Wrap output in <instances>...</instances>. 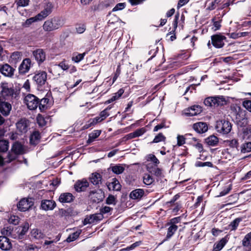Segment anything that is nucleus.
Wrapping results in <instances>:
<instances>
[{
    "mask_svg": "<svg viewBox=\"0 0 251 251\" xmlns=\"http://www.w3.org/2000/svg\"><path fill=\"white\" fill-rule=\"evenodd\" d=\"M63 25V21L61 18L54 17L44 22L43 28L46 31H51L59 28Z\"/></svg>",
    "mask_w": 251,
    "mask_h": 251,
    "instance_id": "nucleus-1",
    "label": "nucleus"
},
{
    "mask_svg": "<svg viewBox=\"0 0 251 251\" xmlns=\"http://www.w3.org/2000/svg\"><path fill=\"white\" fill-rule=\"evenodd\" d=\"M1 88V94L3 97L5 99H12L16 98L17 94L15 92L14 89L10 86L7 82H1L0 84Z\"/></svg>",
    "mask_w": 251,
    "mask_h": 251,
    "instance_id": "nucleus-2",
    "label": "nucleus"
},
{
    "mask_svg": "<svg viewBox=\"0 0 251 251\" xmlns=\"http://www.w3.org/2000/svg\"><path fill=\"white\" fill-rule=\"evenodd\" d=\"M204 104L210 107H217L224 105L226 103V100L223 96L211 97L204 100Z\"/></svg>",
    "mask_w": 251,
    "mask_h": 251,
    "instance_id": "nucleus-3",
    "label": "nucleus"
},
{
    "mask_svg": "<svg viewBox=\"0 0 251 251\" xmlns=\"http://www.w3.org/2000/svg\"><path fill=\"white\" fill-rule=\"evenodd\" d=\"M231 127L230 123L225 120L217 121L215 126L217 132L224 134H226L230 132Z\"/></svg>",
    "mask_w": 251,
    "mask_h": 251,
    "instance_id": "nucleus-4",
    "label": "nucleus"
},
{
    "mask_svg": "<svg viewBox=\"0 0 251 251\" xmlns=\"http://www.w3.org/2000/svg\"><path fill=\"white\" fill-rule=\"evenodd\" d=\"M25 102L29 109L34 110L38 106L39 99L33 95L28 94L25 98Z\"/></svg>",
    "mask_w": 251,
    "mask_h": 251,
    "instance_id": "nucleus-5",
    "label": "nucleus"
},
{
    "mask_svg": "<svg viewBox=\"0 0 251 251\" xmlns=\"http://www.w3.org/2000/svg\"><path fill=\"white\" fill-rule=\"evenodd\" d=\"M245 111H243L239 108V110L236 115V120L238 126L244 127L248 123V119L245 116Z\"/></svg>",
    "mask_w": 251,
    "mask_h": 251,
    "instance_id": "nucleus-6",
    "label": "nucleus"
},
{
    "mask_svg": "<svg viewBox=\"0 0 251 251\" xmlns=\"http://www.w3.org/2000/svg\"><path fill=\"white\" fill-rule=\"evenodd\" d=\"M53 7L54 5L51 2H47L45 5L44 9L37 14V19H39V21L42 20L49 15L51 13Z\"/></svg>",
    "mask_w": 251,
    "mask_h": 251,
    "instance_id": "nucleus-7",
    "label": "nucleus"
},
{
    "mask_svg": "<svg viewBox=\"0 0 251 251\" xmlns=\"http://www.w3.org/2000/svg\"><path fill=\"white\" fill-rule=\"evenodd\" d=\"M47 73L45 71H40L35 74L33 77V80L39 86L44 85L47 81Z\"/></svg>",
    "mask_w": 251,
    "mask_h": 251,
    "instance_id": "nucleus-8",
    "label": "nucleus"
},
{
    "mask_svg": "<svg viewBox=\"0 0 251 251\" xmlns=\"http://www.w3.org/2000/svg\"><path fill=\"white\" fill-rule=\"evenodd\" d=\"M226 39V37L220 34H215L211 36L212 44L217 48H221L224 45V41Z\"/></svg>",
    "mask_w": 251,
    "mask_h": 251,
    "instance_id": "nucleus-9",
    "label": "nucleus"
},
{
    "mask_svg": "<svg viewBox=\"0 0 251 251\" xmlns=\"http://www.w3.org/2000/svg\"><path fill=\"white\" fill-rule=\"evenodd\" d=\"M33 205V202L31 199H24L19 201L17 207L20 211H25L28 210Z\"/></svg>",
    "mask_w": 251,
    "mask_h": 251,
    "instance_id": "nucleus-10",
    "label": "nucleus"
},
{
    "mask_svg": "<svg viewBox=\"0 0 251 251\" xmlns=\"http://www.w3.org/2000/svg\"><path fill=\"white\" fill-rule=\"evenodd\" d=\"M15 69L8 64L2 65L0 67V73L5 76L11 77L14 75Z\"/></svg>",
    "mask_w": 251,
    "mask_h": 251,
    "instance_id": "nucleus-11",
    "label": "nucleus"
},
{
    "mask_svg": "<svg viewBox=\"0 0 251 251\" xmlns=\"http://www.w3.org/2000/svg\"><path fill=\"white\" fill-rule=\"evenodd\" d=\"M30 67V59L29 58H25L24 59L19 67V73L21 74H25L29 70Z\"/></svg>",
    "mask_w": 251,
    "mask_h": 251,
    "instance_id": "nucleus-12",
    "label": "nucleus"
},
{
    "mask_svg": "<svg viewBox=\"0 0 251 251\" xmlns=\"http://www.w3.org/2000/svg\"><path fill=\"white\" fill-rule=\"evenodd\" d=\"M12 248V244L9 239L5 236H0V248L4 251L9 250Z\"/></svg>",
    "mask_w": 251,
    "mask_h": 251,
    "instance_id": "nucleus-13",
    "label": "nucleus"
},
{
    "mask_svg": "<svg viewBox=\"0 0 251 251\" xmlns=\"http://www.w3.org/2000/svg\"><path fill=\"white\" fill-rule=\"evenodd\" d=\"M11 110V105L6 101H2L0 99V112L4 116H7L9 114Z\"/></svg>",
    "mask_w": 251,
    "mask_h": 251,
    "instance_id": "nucleus-14",
    "label": "nucleus"
},
{
    "mask_svg": "<svg viewBox=\"0 0 251 251\" xmlns=\"http://www.w3.org/2000/svg\"><path fill=\"white\" fill-rule=\"evenodd\" d=\"M56 206V202L53 200H44L41 202V207L46 211L52 210Z\"/></svg>",
    "mask_w": 251,
    "mask_h": 251,
    "instance_id": "nucleus-15",
    "label": "nucleus"
},
{
    "mask_svg": "<svg viewBox=\"0 0 251 251\" xmlns=\"http://www.w3.org/2000/svg\"><path fill=\"white\" fill-rule=\"evenodd\" d=\"M89 197L95 202H99L101 201L103 198V194L101 190L98 191H91L89 194Z\"/></svg>",
    "mask_w": 251,
    "mask_h": 251,
    "instance_id": "nucleus-16",
    "label": "nucleus"
},
{
    "mask_svg": "<svg viewBox=\"0 0 251 251\" xmlns=\"http://www.w3.org/2000/svg\"><path fill=\"white\" fill-rule=\"evenodd\" d=\"M89 183L86 180L77 181L74 185V188L77 192L85 191L88 187Z\"/></svg>",
    "mask_w": 251,
    "mask_h": 251,
    "instance_id": "nucleus-17",
    "label": "nucleus"
},
{
    "mask_svg": "<svg viewBox=\"0 0 251 251\" xmlns=\"http://www.w3.org/2000/svg\"><path fill=\"white\" fill-rule=\"evenodd\" d=\"M33 55L39 63H42L46 59V54L42 49H38L33 52Z\"/></svg>",
    "mask_w": 251,
    "mask_h": 251,
    "instance_id": "nucleus-18",
    "label": "nucleus"
},
{
    "mask_svg": "<svg viewBox=\"0 0 251 251\" xmlns=\"http://www.w3.org/2000/svg\"><path fill=\"white\" fill-rule=\"evenodd\" d=\"M17 129L21 133H25L27 131L28 121L25 119H22L16 124Z\"/></svg>",
    "mask_w": 251,
    "mask_h": 251,
    "instance_id": "nucleus-19",
    "label": "nucleus"
},
{
    "mask_svg": "<svg viewBox=\"0 0 251 251\" xmlns=\"http://www.w3.org/2000/svg\"><path fill=\"white\" fill-rule=\"evenodd\" d=\"M202 111L201 107L199 105H193L186 110V115L193 116L199 114Z\"/></svg>",
    "mask_w": 251,
    "mask_h": 251,
    "instance_id": "nucleus-20",
    "label": "nucleus"
},
{
    "mask_svg": "<svg viewBox=\"0 0 251 251\" xmlns=\"http://www.w3.org/2000/svg\"><path fill=\"white\" fill-rule=\"evenodd\" d=\"M193 128L197 132L202 133L207 131L208 126L206 123L199 122L193 125Z\"/></svg>",
    "mask_w": 251,
    "mask_h": 251,
    "instance_id": "nucleus-21",
    "label": "nucleus"
},
{
    "mask_svg": "<svg viewBox=\"0 0 251 251\" xmlns=\"http://www.w3.org/2000/svg\"><path fill=\"white\" fill-rule=\"evenodd\" d=\"M107 187L109 190L112 189L114 191H120L121 189V185L116 178L112 179V182L108 184Z\"/></svg>",
    "mask_w": 251,
    "mask_h": 251,
    "instance_id": "nucleus-22",
    "label": "nucleus"
},
{
    "mask_svg": "<svg viewBox=\"0 0 251 251\" xmlns=\"http://www.w3.org/2000/svg\"><path fill=\"white\" fill-rule=\"evenodd\" d=\"M74 196L71 193H65L61 194L59 198L61 202H70L73 200Z\"/></svg>",
    "mask_w": 251,
    "mask_h": 251,
    "instance_id": "nucleus-23",
    "label": "nucleus"
},
{
    "mask_svg": "<svg viewBox=\"0 0 251 251\" xmlns=\"http://www.w3.org/2000/svg\"><path fill=\"white\" fill-rule=\"evenodd\" d=\"M29 228V224L28 223H25L22 226L19 228L17 231L18 233V238L22 239L24 235L27 232Z\"/></svg>",
    "mask_w": 251,
    "mask_h": 251,
    "instance_id": "nucleus-24",
    "label": "nucleus"
},
{
    "mask_svg": "<svg viewBox=\"0 0 251 251\" xmlns=\"http://www.w3.org/2000/svg\"><path fill=\"white\" fill-rule=\"evenodd\" d=\"M60 69L63 71L67 70L69 69V66L63 61L60 62L58 65H54L53 68V71L54 72L53 75H59L60 74H57V72Z\"/></svg>",
    "mask_w": 251,
    "mask_h": 251,
    "instance_id": "nucleus-25",
    "label": "nucleus"
},
{
    "mask_svg": "<svg viewBox=\"0 0 251 251\" xmlns=\"http://www.w3.org/2000/svg\"><path fill=\"white\" fill-rule=\"evenodd\" d=\"M144 194V191L142 189H137L132 191L130 194V197L132 199H141Z\"/></svg>",
    "mask_w": 251,
    "mask_h": 251,
    "instance_id": "nucleus-26",
    "label": "nucleus"
},
{
    "mask_svg": "<svg viewBox=\"0 0 251 251\" xmlns=\"http://www.w3.org/2000/svg\"><path fill=\"white\" fill-rule=\"evenodd\" d=\"M170 226L167 230V233L165 240H167L170 239L176 232L178 228V226L175 224H170Z\"/></svg>",
    "mask_w": 251,
    "mask_h": 251,
    "instance_id": "nucleus-27",
    "label": "nucleus"
},
{
    "mask_svg": "<svg viewBox=\"0 0 251 251\" xmlns=\"http://www.w3.org/2000/svg\"><path fill=\"white\" fill-rule=\"evenodd\" d=\"M112 171L117 175L122 174L125 171V167L122 164H116L111 166L110 168Z\"/></svg>",
    "mask_w": 251,
    "mask_h": 251,
    "instance_id": "nucleus-28",
    "label": "nucleus"
},
{
    "mask_svg": "<svg viewBox=\"0 0 251 251\" xmlns=\"http://www.w3.org/2000/svg\"><path fill=\"white\" fill-rule=\"evenodd\" d=\"M91 182L95 185H99L101 180V175L98 173H95L92 174L90 178Z\"/></svg>",
    "mask_w": 251,
    "mask_h": 251,
    "instance_id": "nucleus-29",
    "label": "nucleus"
},
{
    "mask_svg": "<svg viewBox=\"0 0 251 251\" xmlns=\"http://www.w3.org/2000/svg\"><path fill=\"white\" fill-rule=\"evenodd\" d=\"M226 242V239L225 238H222L220 241L214 244V251H220L224 247Z\"/></svg>",
    "mask_w": 251,
    "mask_h": 251,
    "instance_id": "nucleus-30",
    "label": "nucleus"
},
{
    "mask_svg": "<svg viewBox=\"0 0 251 251\" xmlns=\"http://www.w3.org/2000/svg\"><path fill=\"white\" fill-rule=\"evenodd\" d=\"M22 58V53L20 51H15L12 53L10 56L11 60L14 63H16L20 61Z\"/></svg>",
    "mask_w": 251,
    "mask_h": 251,
    "instance_id": "nucleus-31",
    "label": "nucleus"
},
{
    "mask_svg": "<svg viewBox=\"0 0 251 251\" xmlns=\"http://www.w3.org/2000/svg\"><path fill=\"white\" fill-rule=\"evenodd\" d=\"M218 138L214 136L211 135L205 139L206 143L209 146H214L218 143Z\"/></svg>",
    "mask_w": 251,
    "mask_h": 251,
    "instance_id": "nucleus-32",
    "label": "nucleus"
},
{
    "mask_svg": "<svg viewBox=\"0 0 251 251\" xmlns=\"http://www.w3.org/2000/svg\"><path fill=\"white\" fill-rule=\"evenodd\" d=\"M124 90L123 89H120L117 93H115L114 95L106 101V103H110L115 100L118 99L124 93Z\"/></svg>",
    "mask_w": 251,
    "mask_h": 251,
    "instance_id": "nucleus-33",
    "label": "nucleus"
},
{
    "mask_svg": "<svg viewBox=\"0 0 251 251\" xmlns=\"http://www.w3.org/2000/svg\"><path fill=\"white\" fill-rule=\"evenodd\" d=\"M101 133V131L99 130H94L93 132L89 134V138L87 140V143L89 144L93 142L96 138L98 137Z\"/></svg>",
    "mask_w": 251,
    "mask_h": 251,
    "instance_id": "nucleus-34",
    "label": "nucleus"
},
{
    "mask_svg": "<svg viewBox=\"0 0 251 251\" xmlns=\"http://www.w3.org/2000/svg\"><path fill=\"white\" fill-rule=\"evenodd\" d=\"M241 132L243 138H248L251 135V125L242 129Z\"/></svg>",
    "mask_w": 251,
    "mask_h": 251,
    "instance_id": "nucleus-35",
    "label": "nucleus"
},
{
    "mask_svg": "<svg viewBox=\"0 0 251 251\" xmlns=\"http://www.w3.org/2000/svg\"><path fill=\"white\" fill-rule=\"evenodd\" d=\"M31 235L37 239L43 238L44 237V234L38 229H33L31 231Z\"/></svg>",
    "mask_w": 251,
    "mask_h": 251,
    "instance_id": "nucleus-36",
    "label": "nucleus"
},
{
    "mask_svg": "<svg viewBox=\"0 0 251 251\" xmlns=\"http://www.w3.org/2000/svg\"><path fill=\"white\" fill-rule=\"evenodd\" d=\"M12 150L16 154H21L23 151V148L21 144L15 143L12 147Z\"/></svg>",
    "mask_w": 251,
    "mask_h": 251,
    "instance_id": "nucleus-37",
    "label": "nucleus"
},
{
    "mask_svg": "<svg viewBox=\"0 0 251 251\" xmlns=\"http://www.w3.org/2000/svg\"><path fill=\"white\" fill-rule=\"evenodd\" d=\"M154 181V179L152 176L148 174H145L143 177V182L144 184L147 185L151 184Z\"/></svg>",
    "mask_w": 251,
    "mask_h": 251,
    "instance_id": "nucleus-38",
    "label": "nucleus"
},
{
    "mask_svg": "<svg viewBox=\"0 0 251 251\" xmlns=\"http://www.w3.org/2000/svg\"><path fill=\"white\" fill-rule=\"evenodd\" d=\"M241 151L242 153H246L251 151V142L243 144L241 148Z\"/></svg>",
    "mask_w": 251,
    "mask_h": 251,
    "instance_id": "nucleus-39",
    "label": "nucleus"
},
{
    "mask_svg": "<svg viewBox=\"0 0 251 251\" xmlns=\"http://www.w3.org/2000/svg\"><path fill=\"white\" fill-rule=\"evenodd\" d=\"M8 149V142L6 140H0V151L5 152Z\"/></svg>",
    "mask_w": 251,
    "mask_h": 251,
    "instance_id": "nucleus-40",
    "label": "nucleus"
},
{
    "mask_svg": "<svg viewBox=\"0 0 251 251\" xmlns=\"http://www.w3.org/2000/svg\"><path fill=\"white\" fill-rule=\"evenodd\" d=\"M242 245L245 247H251V237L247 234L242 240Z\"/></svg>",
    "mask_w": 251,
    "mask_h": 251,
    "instance_id": "nucleus-41",
    "label": "nucleus"
},
{
    "mask_svg": "<svg viewBox=\"0 0 251 251\" xmlns=\"http://www.w3.org/2000/svg\"><path fill=\"white\" fill-rule=\"evenodd\" d=\"M37 21H39V19H37V15L34 17H31L29 19H27L25 22L23 24V25L25 27L29 26L32 23L35 22Z\"/></svg>",
    "mask_w": 251,
    "mask_h": 251,
    "instance_id": "nucleus-42",
    "label": "nucleus"
},
{
    "mask_svg": "<svg viewBox=\"0 0 251 251\" xmlns=\"http://www.w3.org/2000/svg\"><path fill=\"white\" fill-rule=\"evenodd\" d=\"M241 221V220L239 218L235 219L229 225V228L231 230H235L238 226Z\"/></svg>",
    "mask_w": 251,
    "mask_h": 251,
    "instance_id": "nucleus-43",
    "label": "nucleus"
},
{
    "mask_svg": "<svg viewBox=\"0 0 251 251\" xmlns=\"http://www.w3.org/2000/svg\"><path fill=\"white\" fill-rule=\"evenodd\" d=\"M40 134L38 132H34L30 136V141L31 144H36V141L39 139Z\"/></svg>",
    "mask_w": 251,
    "mask_h": 251,
    "instance_id": "nucleus-44",
    "label": "nucleus"
},
{
    "mask_svg": "<svg viewBox=\"0 0 251 251\" xmlns=\"http://www.w3.org/2000/svg\"><path fill=\"white\" fill-rule=\"evenodd\" d=\"M147 160L148 161H151L153 163H154L155 166H157L158 164L159 163V161L158 160V159L156 157V156L152 154H150L148 155L147 156Z\"/></svg>",
    "mask_w": 251,
    "mask_h": 251,
    "instance_id": "nucleus-45",
    "label": "nucleus"
},
{
    "mask_svg": "<svg viewBox=\"0 0 251 251\" xmlns=\"http://www.w3.org/2000/svg\"><path fill=\"white\" fill-rule=\"evenodd\" d=\"M166 137L165 136H164L162 133H159L155 137L152 142L157 143L161 141H164Z\"/></svg>",
    "mask_w": 251,
    "mask_h": 251,
    "instance_id": "nucleus-46",
    "label": "nucleus"
},
{
    "mask_svg": "<svg viewBox=\"0 0 251 251\" xmlns=\"http://www.w3.org/2000/svg\"><path fill=\"white\" fill-rule=\"evenodd\" d=\"M85 55V52L77 54L76 55H74L72 57V60L76 63H78L83 59Z\"/></svg>",
    "mask_w": 251,
    "mask_h": 251,
    "instance_id": "nucleus-47",
    "label": "nucleus"
},
{
    "mask_svg": "<svg viewBox=\"0 0 251 251\" xmlns=\"http://www.w3.org/2000/svg\"><path fill=\"white\" fill-rule=\"evenodd\" d=\"M80 231H76L70 235L66 239L68 242H71L75 240L79 235Z\"/></svg>",
    "mask_w": 251,
    "mask_h": 251,
    "instance_id": "nucleus-48",
    "label": "nucleus"
},
{
    "mask_svg": "<svg viewBox=\"0 0 251 251\" xmlns=\"http://www.w3.org/2000/svg\"><path fill=\"white\" fill-rule=\"evenodd\" d=\"M95 215H92L89 217L86 218L84 220V224L87 225L88 224H92L96 222L95 220Z\"/></svg>",
    "mask_w": 251,
    "mask_h": 251,
    "instance_id": "nucleus-49",
    "label": "nucleus"
},
{
    "mask_svg": "<svg viewBox=\"0 0 251 251\" xmlns=\"http://www.w3.org/2000/svg\"><path fill=\"white\" fill-rule=\"evenodd\" d=\"M106 202L108 204H116V199L113 195H109L106 199Z\"/></svg>",
    "mask_w": 251,
    "mask_h": 251,
    "instance_id": "nucleus-50",
    "label": "nucleus"
},
{
    "mask_svg": "<svg viewBox=\"0 0 251 251\" xmlns=\"http://www.w3.org/2000/svg\"><path fill=\"white\" fill-rule=\"evenodd\" d=\"M243 106L249 112H251V100H246L243 102Z\"/></svg>",
    "mask_w": 251,
    "mask_h": 251,
    "instance_id": "nucleus-51",
    "label": "nucleus"
},
{
    "mask_svg": "<svg viewBox=\"0 0 251 251\" xmlns=\"http://www.w3.org/2000/svg\"><path fill=\"white\" fill-rule=\"evenodd\" d=\"M48 101L49 100L47 98H44L41 100L40 102H39L38 104L39 107L41 110L44 108L45 105L48 103Z\"/></svg>",
    "mask_w": 251,
    "mask_h": 251,
    "instance_id": "nucleus-52",
    "label": "nucleus"
},
{
    "mask_svg": "<svg viewBox=\"0 0 251 251\" xmlns=\"http://www.w3.org/2000/svg\"><path fill=\"white\" fill-rule=\"evenodd\" d=\"M126 6L125 3H119L113 8L112 11H117L123 9Z\"/></svg>",
    "mask_w": 251,
    "mask_h": 251,
    "instance_id": "nucleus-53",
    "label": "nucleus"
},
{
    "mask_svg": "<svg viewBox=\"0 0 251 251\" xmlns=\"http://www.w3.org/2000/svg\"><path fill=\"white\" fill-rule=\"evenodd\" d=\"M29 0H17V5L18 6L25 7L28 5Z\"/></svg>",
    "mask_w": 251,
    "mask_h": 251,
    "instance_id": "nucleus-54",
    "label": "nucleus"
},
{
    "mask_svg": "<svg viewBox=\"0 0 251 251\" xmlns=\"http://www.w3.org/2000/svg\"><path fill=\"white\" fill-rule=\"evenodd\" d=\"M37 122L39 126H43L46 124V122L42 116H38L37 117Z\"/></svg>",
    "mask_w": 251,
    "mask_h": 251,
    "instance_id": "nucleus-55",
    "label": "nucleus"
},
{
    "mask_svg": "<svg viewBox=\"0 0 251 251\" xmlns=\"http://www.w3.org/2000/svg\"><path fill=\"white\" fill-rule=\"evenodd\" d=\"M196 166L198 167H205V166H208L211 167L213 166V164L210 162H198L196 163Z\"/></svg>",
    "mask_w": 251,
    "mask_h": 251,
    "instance_id": "nucleus-56",
    "label": "nucleus"
},
{
    "mask_svg": "<svg viewBox=\"0 0 251 251\" xmlns=\"http://www.w3.org/2000/svg\"><path fill=\"white\" fill-rule=\"evenodd\" d=\"M231 189V186L230 185L227 188L224 189L222 191H221L217 197H222L226 195L229 192Z\"/></svg>",
    "mask_w": 251,
    "mask_h": 251,
    "instance_id": "nucleus-57",
    "label": "nucleus"
},
{
    "mask_svg": "<svg viewBox=\"0 0 251 251\" xmlns=\"http://www.w3.org/2000/svg\"><path fill=\"white\" fill-rule=\"evenodd\" d=\"M177 145L180 146L185 143V139L182 135H178L177 137Z\"/></svg>",
    "mask_w": 251,
    "mask_h": 251,
    "instance_id": "nucleus-58",
    "label": "nucleus"
},
{
    "mask_svg": "<svg viewBox=\"0 0 251 251\" xmlns=\"http://www.w3.org/2000/svg\"><path fill=\"white\" fill-rule=\"evenodd\" d=\"M111 108L110 107H107L105 109L102 111L100 114V117L104 120L105 118H106L107 116H109V114L107 112V110L110 109Z\"/></svg>",
    "mask_w": 251,
    "mask_h": 251,
    "instance_id": "nucleus-59",
    "label": "nucleus"
},
{
    "mask_svg": "<svg viewBox=\"0 0 251 251\" xmlns=\"http://www.w3.org/2000/svg\"><path fill=\"white\" fill-rule=\"evenodd\" d=\"M179 14L178 13H177L176 14V15L175 16V19H174V20L173 21V25L174 26V28L175 30L177 27V23H178V20L179 19Z\"/></svg>",
    "mask_w": 251,
    "mask_h": 251,
    "instance_id": "nucleus-60",
    "label": "nucleus"
},
{
    "mask_svg": "<svg viewBox=\"0 0 251 251\" xmlns=\"http://www.w3.org/2000/svg\"><path fill=\"white\" fill-rule=\"evenodd\" d=\"M111 210H112V208L110 207L105 206L101 209L100 212L102 214H106L110 212Z\"/></svg>",
    "mask_w": 251,
    "mask_h": 251,
    "instance_id": "nucleus-61",
    "label": "nucleus"
},
{
    "mask_svg": "<svg viewBox=\"0 0 251 251\" xmlns=\"http://www.w3.org/2000/svg\"><path fill=\"white\" fill-rule=\"evenodd\" d=\"M229 146L232 148H237L238 146V141L236 139H232L228 141Z\"/></svg>",
    "mask_w": 251,
    "mask_h": 251,
    "instance_id": "nucleus-62",
    "label": "nucleus"
},
{
    "mask_svg": "<svg viewBox=\"0 0 251 251\" xmlns=\"http://www.w3.org/2000/svg\"><path fill=\"white\" fill-rule=\"evenodd\" d=\"M189 0H179L177 5V8L179 9V8L187 3Z\"/></svg>",
    "mask_w": 251,
    "mask_h": 251,
    "instance_id": "nucleus-63",
    "label": "nucleus"
},
{
    "mask_svg": "<svg viewBox=\"0 0 251 251\" xmlns=\"http://www.w3.org/2000/svg\"><path fill=\"white\" fill-rule=\"evenodd\" d=\"M76 30L78 33H82L85 30V26L84 25H79L78 26L76 27Z\"/></svg>",
    "mask_w": 251,
    "mask_h": 251,
    "instance_id": "nucleus-64",
    "label": "nucleus"
}]
</instances>
